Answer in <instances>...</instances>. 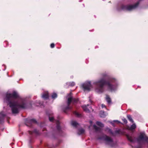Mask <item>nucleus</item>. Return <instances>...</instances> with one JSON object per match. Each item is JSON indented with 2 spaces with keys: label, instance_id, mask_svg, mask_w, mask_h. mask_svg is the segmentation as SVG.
<instances>
[{
  "label": "nucleus",
  "instance_id": "1",
  "mask_svg": "<svg viewBox=\"0 0 148 148\" xmlns=\"http://www.w3.org/2000/svg\"><path fill=\"white\" fill-rule=\"evenodd\" d=\"M19 97L18 93L15 91H14L12 94L7 92L5 99V100L7 103L11 108L12 113L16 114L18 112L19 109L21 108H25V104L24 103L23 100L19 99L21 103L15 102L16 99Z\"/></svg>",
  "mask_w": 148,
  "mask_h": 148
},
{
  "label": "nucleus",
  "instance_id": "2",
  "mask_svg": "<svg viewBox=\"0 0 148 148\" xmlns=\"http://www.w3.org/2000/svg\"><path fill=\"white\" fill-rule=\"evenodd\" d=\"M105 77V76H104L103 78L94 83V84L96 86L95 90L96 92L98 93L102 92L105 87H106L111 91L114 90L116 89V86L112 84H113L115 80L112 79L106 81Z\"/></svg>",
  "mask_w": 148,
  "mask_h": 148
},
{
  "label": "nucleus",
  "instance_id": "3",
  "mask_svg": "<svg viewBox=\"0 0 148 148\" xmlns=\"http://www.w3.org/2000/svg\"><path fill=\"white\" fill-rule=\"evenodd\" d=\"M82 87L84 91H90L91 88V85L90 82H86L82 85Z\"/></svg>",
  "mask_w": 148,
  "mask_h": 148
},
{
  "label": "nucleus",
  "instance_id": "4",
  "mask_svg": "<svg viewBox=\"0 0 148 148\" xmlns=\"http://www.w3.org/2000/svg\"><path fill=\"white\" fill-rule=\"evenodd\" d=\"M99 139L104 140L107 144L111 146H112V145L113 143V142L112 139L110 137L105 135L103 136V137L100 138Z\"/></svg>",
  "mask_w": 148,
  "mask_h": 148
},
{
  "label": "nucleus",
  "instance_id": "5",
  "mask_svg": "<svg viewBox=\"0 0 148 148\" xmlns=\"http://www.w3.org/2000/svg\"><path fill=\"white\" fill-rule=\"evenodd\" d=\"M78 101L77 99L73 98L71 97H70L68 98V106L66 108V110L69 109L71 108L69 106L70 103L72 101L74 102H77Z\"/></svg>",
  "mask_w": 148,
  "mask_h": 148
},
{
  "label": "nucleus",
  "instance_id": "6",
  "mask_svg": "<svg viewBox=\"0 0 148 148\" xmlns=\"http://www.w3.org/2000/svg\"><path fill=\"white\" fill-rule=\"evenodd\" d=\"M139 4L138 2H137L134 5H128L126 7V9L128 10H131L136 8Z\"/></svg>",
  "mask_w": 148,
  "mask_h": 148
},
{
  "label": "nucleus",
  "instance_id": "7",
  "mask_svg": "<svg viewBox=\"0 0 148 148\" xmlns=\"http://www.w3.org/2000/svg\"><path fill=\"white\" fill-rule=\"evenodd\" d=\"M82 107L84 110L87 112H89L91 111H93V110L90 107L89 109H88L87 106H82Z\"/></svg>",
  "mask_w": 148,
  "mask_h": 148
},
{
  "label": "nucleus",
  "instance_id": "8",
  "mask_svg": "<svg viewBox=\"0 0 148 148\" xmlns=\"http://www.w3.org/2000/svg\"><path fill=\"white\" fill-rule=\"evenodd\" d=\"M42 97L45 99L48 98L49 97V95L48 92H45V93L43 94L42 96Z\"/></svg>",
  "mask_w": 148,
  "mask_h": 148
},
{
  "label": "nucleus",
  "instance_id": "9",
  "mask_svg": "<svg viewBox=\"0 0 148 148\" xmlns=\"http://www.w3.org/2000/svg\"><path fill=\"white\" fill-rule=\"evenodd\" d=\"M71 123V125L74 127H76L79 125L75 121H72Z\"/></svg>",
  "mask_w": 148,
  "mask_h": 148
},
{
  "label": "nucleus",
  "instance_id": "10",
  "mask_svg": "<svg viewBox=\"0 0 148 148\" xmlns=\"http://www.w3.org/2000/svg\"><path fill=\"white\" fill-rule=\"evenodd\" d=\"M106 99L108 104H110L111 103V101L110 99L109 98V96H106Z\"/></svg>",
  "mask_w": 148,
  "mask_h": 148
},
{
  "label": "nucleus",
  "instance_id": "11",
  "mask_svg": "<svg viewBox=\"0 0 148 148\" xmlns=\"http://www.w3.org/2000/svg\"><path fill=\"white\" fill-rule=\"evenodd\" d=\"M84 132V130L83 129H81L79 130L78 134H80L83 133Z\"/></svg>",
  "mask_w": 148,
  "mask_h": 148
},
{
  "label": "nucleus",
  "instance_id": "12",
  "mask_svg": "<svg viewBox=\"0 0 148 148\" xmlns=\"http://www.w3.org/2000/svg\"><path fill=\"white\" fill-rule=\"evenodd\" d=\"M136 128V125L135 123L133 124L130 127V129L131 130H133Z\"/></svg>",
  "mask_w": 148,
  "mask_h": 148
},
{
  "label": "nucleus",
  "instance_id": "13",
  "mask_svg": "<svg viewBox=\"0 0 148 148\" xmlns=\"http://www.w3.org/2000/svg\"><path fill=\"white\" fill-rule=\"evenodd\" d=\"M127 117L128 119H129V120L131 121L132 123H133L134 121L132 119V118L131 117V116L130 115H128L127 116Z\"/></svg>",
  "mask_w": 148,
  "mask_h": 148
},
{
  "label": "nucleus",
  "instance_id": "14",
  "mask_svg": "<svg viewBox=\"0 0 148 148\" xmlns=\"http://www.w3.org/2000/svg\"><path fill=\"white\" fill-rule=\"evenodd\" d=\"M100 116L101 117H103L105 116L104 112V111H101L100 113Z\"/></svg>",
  "mask_w": 148,
  "mask_h": 148
},
{
  "label": "nucleus",
  "instance_id": "15",
  "mask_svg": "<svg viewBox=\"0 0 148 148\" xmlns=\"http://www.w3.org/2000/svg\"><path fill=\"white\" fill-rule=\"evenodd\" d=\"M96 124L101 127H102L103 126V125L100 122L97 121L96 122Z\"/></svg>",
  "mask_w": 148,
  "mask_h": 148
},
{
  "label": "nucleus",
  "instance_id": "16",
  "mask_svg": "<svg viewBox=\"0 0 148 148\" xmlns=\"http://www.w3.org/2000/svg\"><path fill=\"white\" fill-rule=\"evenodd\" d=\"M127 137L128 140L131 142H133V140L132 137L129 135H127Z\"/></svg>",
  "mask_w": 148,
  "mask_h": 148
},
{
  "label": "nucleus",
  "instance_id": "17",
  "mask_svg": "<svg viewBox=\"0 0 148 148\" xmlns=\"http://www.w3.org/2000/svg\"><path fill=\"white\" fill-rule=\"evenodd\" d=\"M93 127L94 129L96 131H99L100 130V128L97 127L95 125H94Z\"/></svg>",
  "mask_w": 148,
  "mask_h": 148
},
{
  "label": "nucleus",
  "instance_id": "18",
  "mask_svg": "<svg viewBox=\"0 0 148 148\" xmlns=\"http://www.w3.org/2000/svg\"><path fill=\"white\" fill-rule=\"evenodd\" d=\"M57 97V95L55 93H53L52 95V97L53 99H55Z\"/></svg>",
  "mask_w": 148,
  "mask_h": 148
},
{
  "label": "nucleus",
  "instance_id": "19",
  "mask_svg": "<svg viewBox=\"0 0 148 148\" xmlns=\"http://www.w3.org/2000/svg\"><path fill=\"white\" fill-rule=\"evenodd\" d=\"M75 84V83L73 82H70L69 84V85L71 86H73Z\"/></svg>",
  "mask_w": 148,
  "mask_h": 148
},
{
  "label": "nucleus",
  "instance_id": "20",
  "mask_svg": "<svg viewBox=\"0 0 148 148\" xmlns=\"http://www.w3.org/2000/svg\"><path fill=\"white\" fill-rule=\"evenodd\" d=\"M30 121L31 122V123H36V121L34 119H31L30 120Z\"/></svg>",
  "mask_w": 148,
  "mask_h": 148
},
{
  "label": "nucleus",
  "instance_id": "21",
  "mask_svg": "<svg viewBox=\"0 0 148 148\" xmlns=\"http://www.w3.org/2000/svg\"><path fill=\"white\" fill-rule=\"evenodd\" d=\"M121 130L119 129L115 131V133L116 134H120L121 133Z\"/></svg>",
  "mask_w": 148,
  "mask_h": 148
},
{
  "label": "nucleus",
  "instance_id": "22",
  "mask_svg": "<svg viewBox=\"0 0 148 148\" xmlns=\"http://www.w3.org/2000/svg\"><path fill=\"white\" fill-rule=\"evenodd\" d=\"M49 120L50 121H52L53 120V117H49Z\"/></svg>",
  "mask_w": 148,
  "mask_h": 148
},
{
  "label": "nucleus",
  "instance_id": "23",
  "mask_svg": "<svg viewBox=\"0 0 148 148\" xmlns=\"http://www.w3.org/2000/svg\"><path fill=\"white\" fill-rule=\"evenodd\" d=\"M74 114L75 115H76L77 116H79V114L78 112H74Z\"/></svg>",
  "mask_w": 148,
  "mask_h": 148
},
{
  "label": "nucleus",
  "instance_id": "24",
  "mask_svg": "<svg viewBox=\"0 0 148 148\" xmlns=\"http://www.w3.org/2000/svg\"><path fill=\"white\" fill-rule=\"evenodd\" d=\"M123 121L125 123H127V121L125 119H122Z\"/></svg>",
  "mask_w": 148,
  "mask_h": 148
},
{
  "label": "nucleus",
  "instance_id": "25",
  "mask_svg": "<svg viewBox=\"0 0 148 148\" xmlns=\"http://www.w3.org/2000/svg\"><path fill=\"white\" fill-rule=\"evenodd\" d=\"M55 45L54 43H52L50 45L51 47L52 48H53L54 47Z\"/></svg>",
  "mask_w": 148,
  "mask_h": 148
},
{
  "label": "nucleus",
  "instance_id": "26",
  "mask_svg": "<svg viewBox=\"0 0 148 148\" xmlns=\"http://www.w3.org/2000/svg\"><path fill=\"white\" fill-rule=\"evenodd\" d=\"M59 123V121H57V122H56V123H57V128H58V129H59V128H60V127L59 126H58V124Z\"/></svg>",
  "mask_w": 148,
  "mask_h": 148
},
{
  "label": "nucleus",
  "instance_id": "27",
  "mask_svg": "<svg viewBox=\"0 0 148 148\" xmlns=\"http://www.w3.org/2000/svg\"><path fill=\"white\" fill-rule=\"evenodd\" d=\"M101 106L102 108L106 107V106L103 104L101 105Z\"/></svg>",
  "mask_w": 148,
  "mask_h": 148
},
{
  "label": "nucleus",
  "instance_id": "28",
  "mask_svg": "<svg viewBox=\"0 0 148 148\" xmlns=\"http://www.w3.org/2000/svg\"><path fill=\"white\" fill-rule=\"evenodd\" d=\"M114 122H116V123H120V122L119 121H117V120L114 121Z\"/></svg>",
  "mask_w": 148,
  "mask_h": 148
},
{
  "label": "nucleus",
  "instance_id": "29",
  "mask_svg": "<svg viewBox=\"0 0 148 148\" xmlns=\"http://www.w3.org/2000/svg\"><path fill=\"white\" fill-rule=\"evenodd\" d=\"M90 124L91 125V124H92V122L91 121H90Z\"/></svg>",
  "mask_w": 148,
  "mask_h": 148
},
{
  "label": "nucleus",
  "instance_id": "30",
  "mask_svg": "<svg viewBox=\"0 0 148 148\" xmlns=\"http://www.w3.org/2000/svg\"><path fill=\"white\" fill-rule=\"evenodd\" d=\"M110 132H111V133L112 134V132L111 131V130H110Z\"/></svg>",
  "mask_w": 148,
  "mask_h": 148
}]
</instances>
